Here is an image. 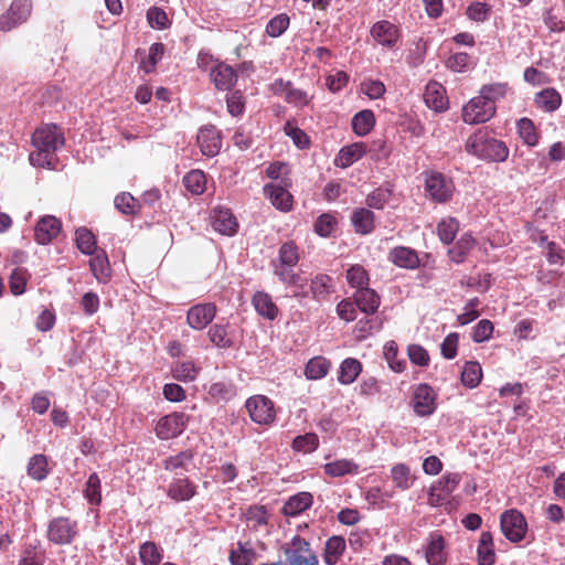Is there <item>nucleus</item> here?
<instances>
[{
    "instance_id": "64",
    "label": "nucleus",
    "mask_w": 565,
    "mask_h": 565,
    "mask_svg": "<svg viewBox=\"0 0 565 565\" xmlns=\"http://www.w3.org/2000/svg\"><path fill=\"white\" fill-rule=\"evenodd\" d=\"M392 191L384 188H377L372 191L365 199V203L371 209L382 210L390 201Z\"/></svg>"
},
{
    "instance_id": "51",
    "label": "nucleus",
    "mask_w": 565,
    "mask_h": 565,
    "mask_svg": "<svg viewBox=\"0 0 565 565\" xmlns=\"http://www.w3.org/2000/svg\"><path fill=\"white\" fill-rule=\"evenodd\" d=\"M347 281L352 287L359 290L360 288H366L369 286V274L362 265H352L347 270Z\"/></svg>"
},
{
    "instance_id": "44",
    "label": "nucleus",
    "mask_w": 565,
    "mask_h": 565,
    "mask_svg": "<svg viewBox=\"0 0 565 565\" xmlns=\"http://www.w3.org/2000/svg\"><path fill=\"white\" fill-rule=\"evenodd\" d=\"M375 125V116L372 110L364 109L352 118V129L358 136H366Z\"/></svg>"
},
{
    "instance_id": "11",
    "label": "nucleus",
    "mask_w": 565,
    "mask_h": 565,
    "mask_svg": "<svg viewBox=\"0 0 565 565\" xmlns=\"http://www.w3.org/2000/svg\"><path fill=\"white\" fill-rule=\"evenodd\" d=\"M32 3L29 0H13L6 13L0 15V30L10 31L24 23L31 15Z\"/></svg>"
},
{
    "instance_id": "50",
    "label": "nucleus",
    "mask_w": 565,
    "mask_h": 565,
    "mask_svg": "<svg viewBox=\"0 0 565 565\" xmlns=\"http://www.w3.org/2000/svg\"><path fill=\"white\" fill-rule=\"evenodd\" d=\"M116 209L125 215H136L140 211L139 201L129 192H121L114 200Z\"/></svg>"
},
{
    "instance_id": "7",
    "label": "nucleus",
    "mask_w": 565,
    "mask_h": 565,
    "mask_svg": "<svg viewBox=\"0 0 565 565\" xmlns=\"http://www.w3.org/2000/svg\"><path fill=\"white\" fill-rule=\"evenodd\" d=\"M190 416L182 412H173L162 416L154 425L156 436L168 440L180 436L186 428Z\"/></svg>"
},
{
    "instance_id": "43",
    "label": "nucleus",
    "mask_w": 565,
    "mask_h": 565,
    "mask_svg": "<svg viewBox=\"0 0 565 565\" xmlns=\"http://www.w3.org/2000/svg\"><path fill=\"white\" fill-rule=\"evenodd\" d=\"M279 264L273 263V266L295 267L299 259V249L295 242L284 243L278 250Z\"/></svg>"
},
{
    "instance_id": "31",
    "label": "nucleus",
    "mask_w": 565,
    "mask_h": 565,
    "mask_svg": "<svg viewBox=\"0 0 565 565\" xmlns=\"http://www.w3.org/2000/svg\"><path fill=\"white\" fill-rule=\"evenodd\" d=\"M252 303L259 316L268 320H275L278 317L279 309L267 292L257 291L252 298Z\"/></svg>"
},
{
    "instance_id": "38",
    "label": "nucleus",
    "mask_w": 565,
    "mask_h": 565,
    "mask_svg": "<svg viewBox=\"0 0 565 565\" xmlns=\"http://www.w3.org/2000/svg\"><path fill=\"white\" fill-rule=\"evenodd\" d=\"M324 473L338 478L345 475H354L359 471V465L353 460L339 459L332 462H328L323 466Z\"/></svg>"
},
{
    "instance_id": "62",
    "label": "nucleus",
    "mask_w": 565,
    "mask_h": 565,
    "mask_svg": "<svg viewBox=\"0 0 565 565\" xmlns=\"http://www.w3.org/2000/svg\"><path fill=\"white\" fill-rule=\"evenodd\" d=\"M446 67L452 72H466L472 65L471 56L466 52L451 54L446 61Z\"/></svg>"
},
{
    "instance_id": "27",
    "label": "nucleus",
    "mask_w": 565,
    "mask_h": 565,
    "mask_svg": "<svg viewBox=\"0 0 565 565\" xmlns=\"http://www.w3.org/2000/svg\"><path fill=\"white\" fill-rule=\"evenodd\" d=\"M353 300L356 307L366 315L376 312L381 303L377 292L369 287L356 290L353 294Z\"/></svg>"
},
{
    "instance_id": "29",
    "label": "nucleus",
    "mask_w": 565,
    "mask_h": 565,
    "mask_svg": "<svg viewBox=\"0 0 565 565\" xmlns=\"http://www.w3.org/2000/svg\"><path fill=\"white\" fill-rule=\"evenodd\" d=\"M312 503V494L303 491L290 497L284 504L281 511L287 516H297L308 510Z\"/></svg>"
},
{
    "instance_id": "57",
    "label": "nucleus",
    "mask_w": 565,
    "mask_h": 565,
    "mask_svg": "<svg viewBox=\"0 0 565 565\" xmlns=\"http://www.w3.org/2000/svg\"><path fill=\"white\" fill-rule=\"evenodd\" d=\"M164 55V45L160 42L151 44L149 49V55L146 60H142L140 63V68L147 73L150 74L156 70V66L159 61Z\"/></svg>"
},
{
    "instance_id": "33",
    "label": "nucleus",
    "mask_w": 565,
    "mask_h": 565,
    "mask_svg": "<svg viewBox=\"0 0 565 565\" xmlns=\"http://www.w3.org/2000/svg\"><path fill=\"white\" fill-rule=\"evenodd\" d=\"M478 565H493L495 562V552L493 537L490 532H482L477 548Z\"/></svg>"
},
{
    "instance_id": "3",
    "label": "nucleus",
    "mask_w": 565,
    "mask_h": 565,
    "mask_svg": "<svg viewBox=\"0 0 565 565\" xmlns=\"http://www.w3.org/2000/svg\"><path fill=\"white\" fill-rule=\"evenodd\" d=\"M78 535V522L70 516L53 518L47 524L46 539L54 545H71Z\"/></svg>"
},
{
    "instance_id": "18",
    "label": "nucleus",
    "mask_w": 565,
    "mask_h": 565,
    "mask_svg": "<svg viewBox=\"0 0 565 565\" xmlns=\"http://www.w3.org/2000/svg\"><path fill=\"white\" fill-rule=\"evenodd\" d=\"M62 228V223L58 218L52 215L41 217L34 228V239L41 244L46 245L57 237Z\"/></svg>"
},
{
    "instance_id": "40",
    "label": "nucleus",
    "mask_w": 565,
    "mask_h": 565,
    "mask_svg": "<svg viewBox=\"0 0 565 565\" xmlns=\"http://www.w3.org/2000/svg\"><path fill=\"white\" fill-rule=\"evenodd\" d=\"M361 372V362L356 359L348 358L340 365L338 381L343 385L352 384Z\"/></svg>"
},
{
    "instance_id": "55",
    "label": "nucleus",
    "mask_w": 565,
    "mask_h": 565,
    "mask_svg": "<svg viewBox=\"0 0 565 565\" xmlns=\"http://www.w3.org/2000/svg\"><path fill=\"white\" fill-rule=\"evenodd\" d=\"M398 348L395 341H388L384 345V358L388 363L392 371L402 373L406 367V362L403 359H398Z\"/></svg>"
},
{
    "instance_id": "39",
    "label": "nucleus",
    "mask_w": 565,
    "mask_h": 565,
    "mask_svg": "<svg viewBox=\"0 0 565 565\" xmlns=\"http://www.w3.org/2000/svg\"><path fill=\"white\" fill-rule=\"evenodd\" d=\"M345 551V541L342 536H332L326 542L323 561L328 565H334L339 562Z\"/></svg>"
},
{
    "instance_id": "59",
    "label": "nucleus",
    "mask_w": 565,
    "mask_h": 565,
    "mask_svg": "<svg viewBox=\"0 0 565 565\" xmlns=\"http://www.w3.org/2000/svg\"><path fill=\"white\" fill-rule=\"evenodd\" d=\"M76 245L82 253L93 255L96 252L95 235L85 227L77 230Z\"/></svg>"
},
{
    "instance_id": "42",
    "label": "nucleus",
    "mask_w": 565,
    "mask_h": 565,
    "mask_svg": "<svg viewBox=\"0 0 565 565\" xmlns=\"http://www.w3.org/2000/svg\"><path fill=\"white\" fill-rule=\"evenodd\" d=\"M310 291L315 299H326L333 291L332 278L324 274H318L311 279Z\"/></svg>"
},
{
    "instance_id": "19",
    "label": "nucleus",
    "mask_w": 565,
    "mask_h": 565,
    "mask_svg": "<svg viewBox=\"0 0 565 565\" xmlns=\"http://www.w3.org/2000/svg\"><path fill=\"white\" fill-rule=\"evenodd\" d=\"M196 494V486L188 477L173 479L167 490V495L175 501H189Z\"/></svg>"
},
{
    "instance_id": "46",
    "label": "nucleus",
    "mask_w": 565,
    "mask_h": 565,
    "mask_svg": "<svg viewBox=\"0 0 565 565\" xmlns=\"http://www.w3.org/2000/svg\"><path fill=\"white\" fill-rule=\"evenodd\" d=\"M28 475L36 481L44 480L49 475L47 457L42 454L32 456L28 463Z\"/></svg>"
},
{
    "instance_id": "12",
    "label": "nucleus",
    "mask_w": 565,
    "mask_h": 565,
    "mask_svg": "<svg viewBox=\"0 0 565 565\" xmlns=\"http://www.w3.org/2000/svg\"><path fill=\"white\" fill-rule=\"evenodd\" d=\"M291 185V180L285 178L281 184L270 183L264 186V193L270 203L282 212H289L292 209V195L287 190Z\"/></svg>"
},
{
    "instance_id": "15",
    "label": "nucleus",
    "mask_w": 565,
    "mask_h": 565,
    "mask_svg": "<svg viewBox=\"0 0 565 565\" xmlns=\"http://www.w3.org/2000/svg\"><path fill=\"white\" fill-rule=\"evenodd\" d=\"M216 306L212 302L192 306L186 313V322L194 330H203L215 318Z\"/></svg>"
},
{
    "instance_id": "2",
    "label": "nucleus",
    "mask_w": 565,
    "mask_h": 565,
    "mask_svg": "<svg viewBox=\"0 0 565 565\" xmlns=\"http://www.w3.org/2000/svg\"><path fill=\"white\" fill-rule=\"evenodd\" d=\"M465 149L469 154L489 162H504L510 152L504 141L490 137L481 129L467 139Z\"/></svg>"
},
{
    "instance_id": "37",
    "label": "nucleus",
    "mask_w": 565,
    "mask_h": 565,
    "mask_svg": "<svg viewBox=\"0 0 565 565\" xmlns=\"http://www.w3.org/2000/svg\"><path fill=\"white\" fill-rule=\"evenodd\" d=\"M510 92V86L508 83L495 82L490 84H484L481 86L479 94L495 106L497 102L504 99Z\"/></svg>"
},
{
    "instance_id": "23",
    "label": "nucleus",
    "mask_w": 565,
    "mask_h": 565,
    "mask_svg": "<svg viewBox=\"0 0 565 565\" xmlns=\"http://www.w3.org/2000/svg\"><path fill=\"white\" fill-rule=\"evenodd\" d=\"M210 76L215 87L221 90L231 89L237 81V75L234 68L222 62L217 63L211 70Z\"/></svg>"
},
{
    "instance_id": "16",
    "label": "nucleus",
    "mask_w": 565,
    "mask_h": 565,
    "mask_svg": "<svg viewBox=\"0 0 565 565\" xmlns=\"http://www.w3.org/2000/svg\"><path fill=\"white\" fill-rule=\"evenodd\" d=\"M201 152L206 157L216 156L222 148L221 131L213 125H207L199 130L196 136Z\"/></svg>"
},
{
    "instance_id": "45",
    "label": "nucleus",
    "mask_w": 565,
    "mask_h": 565,
    "mask_svg": "<svg viewBox=\"0 0 565 565\" xmlns=\"http://www.w3.org/2000/svg\"><path fill=\"white\" fill-rule=\"evenodd\" d=\"M331 366V362L324 356H315L306 365L305 374L309 380L323 379Z\"/></svg>"
},
{
    "instance_id": "4",
    "label": "nucleus",
    "mask_w": 565,
    "mask_h": 565,
    "mask_svg": "<svg viewBox=\"0 0 565 565\" xmlns=\"http://www.w3.org/2000/svg\"><path fill=\"white\" fill-rule=\"evenodd\" d=\"M460 481L461 475L458 472H448L434 481L428 489L427 504L433 508H438L448 503Z\"/></svg>"
},
{
    "instance_id": "9",
    "label": "nucleus",
    "mask_w": 565,
    "mask_h": 565,
    "mask_svg": "<svg viewBox=\"0 0 565 565\" xmlns=\"http://www.w3.org/2000/svg\"><path fill=\"white\" fill-rule=\"evenodd\" d=\"M245 407L250 419L259 425H270L276 417L274 403L265 395H254L249 397Z\"/></svg>"
},
{
    "instance_id": "35",
    "label": "nucleus",
    "mask_w": 565,
    "mask_h": 565,
    "mask_svg": "<svg viewBox=\"0 0 565 565\" xmlns=\"http://www.w3.org/2000/svg\"><path fill=\"white\" fill-rule=\"evenodd\" d=\"M476 245V241L471 234L465 233L457 241V243L448 250L450 259L456 263H462L467 255L472 250Z\"/></svg>"
},
{
    "instance_id": "14",
    "label": "nucleus",
    "mask_w": 565,
    "mask_h": 565,
    "mask_svg": "<svg viewBox=\"0 0 565 565\" xmlns=\"http://www.w3.org/2000/svg\"><path fill=\"white\" fill-rule=\"evenodd\" d=\"M414 412L422 417L431 415L436 409V393L428 384H419L413 394Z\"/></svg>"
},
{
    "instance_id": "26",
    "label": "nucleus",
    "mask_w": 565,
    "mask_h": 565,
    "mask_svg": "<svg viewBox=\"0 0 565 565\" xmlns=\"http://www.w3.org/2000/svg\"><path fill=\"white\" fill-rule=\"evenodd\" d=\"M273 88L276 93H285V100L289 104H294L297 107L307 106L311 100V97H309L306 92L292 88L290 82L277 79L273 84Z\"/></svg>"
},
{
    "instance_id": "1",
    "label": "nucleus",
    "mask_w": 565,
    "mask_h": 565,
    "mask_svg": "<svg viewBox=\"0 0 565 565\" xmlns=\"http://www.w3.org/2000/svg\"><path fill=\"white\" fill-rule=\"evenodd\" d=\"M33 151L29 156L30 163L39 168L55 169L56 151L64 145V135L54 124L42 125L32 135Z\"/></svg>"
},
{
    "instance_id": "32",
    "label": "nucleus",
    "mask_w": 565,
    "mask_h": 565,
    "mask_svg": "<svg viewBox=\"0 0 565 565\" xmlns=\"http://www.w3.org/2000/svg\"><path fill=\"white\" fill-rule=\"evenodd\" d=\"M256 556L257 553L250 542H238L231 548L228 561L232 565H250Z\"/></svg>"
},
{
    "instance_id": "13",
    "label": "nucleus",
    "mask_w": 565,
    "mask_h": 565,
    "mask_svg": "<svg viewBox=\"0 0 565 565\" xmlns=\"http://www.w3.org/2000/svg\"><path fill=\"white\" fill-rule=\"evenodd\" d=\"M447 543L439 532H431L424 547V555L429 565H446L448 561Z\"/></svg>"
},
{
    "instance_id": "63",
    "label": "nucleus",
    "mask_w": 565,
    "mask_h": 565,
    "mask_svg": "<svg viewBox=\"0 0 565 565\" xmlns=\"http://www.w3.org/2000/svg\"><path fill=\"white\" fill-rule=\"evenodd\" d=\"M319 446V438L313 433H308L302 436H298L292 441V448L296 451L309 454L315 451Z\"/></svg>"
},
{
    "instance_id": "49",
    "label": "nucleus",
    "mask_w": 565,
    "mask_h": 565,
    "mask_svg": "<svg viewBox=\"0 0 565 565\" xmlns=\"http://www.w3.org/2000/svg\"><path fill=\"white\" fill-rule=\"evenodd\" d=\"M183 184L189 192L200 195L206 189V177L201 170H191L183 177Z\"/></svg>"
},
{
    "instance_id": "5",
    "label": "nucleus",
    "mask_w": 565,
    "mask_h": 565,
    "mask_svg": "<svg viewBox=\"0 0 565 565\" xmlns=\"http://www.w3.org/2000/svg\"><path fill=\"white\" fill-rule=\"evenodd\" d=\"M281 550L286 557L285 565H319L309 542L300 535H295L289 543L281 546Z\"/></svg>"
},
{
    "instance_id": "48",
    "label": "nucleus",
    "mask_w": 565,
    "mask_h": 565,
    "mask_svg": "<svg viewBox=\"0 0 565 565\" xmlns=\"http://www.w3.org/2000/svg\"><path fill=\"white\" fill-rule=\"evenodd\" d=\"M481 380V365L476 361L466 362L461 372V383L468 388H475L480 384Z\"/></svg>"
},
{
    "instance_id": "10",
    "label": "nucleus",
    "mask_w": 565,
    "mask_h": 565,
    "mask_svg": "<svg viewBox=\"0 0 565 565\" xmlns=\"http://www.w3.org/2000/svg\"><path fill=\"white\" fill-rule=\"evenodd\" d=\"M425 190L431 200L444 203L450 200L454 184L440 172H427L425 177Z\"/></svg>"
},
{
    "instance_id": "60",
    "label": "nucleus",
    "mask_w": 565,
    "mask_h": 565,
    "mask_svg": "<svg viewBox=\"0 0 565 565\" xmlns=\"http://www.w3.org/2000/svg\"><path fill=\"white\" fill-rule=\"evenodd\" d=\"M173 377L182 382H191L198 375V369L192 361L177 362L172 367Z\"/></svg>"
},
{
    "instance_id": "24",
    "label": "nucleus",
    "mask_w": 565,
    "mask_h": 565,
    "mask_svg": "<svg viewBox=\"0 0 565 565\" xmlns=\"http://www.w3.org/2000/svg\"><path fill=\"white\" fill-rule=\"evenodd\" d=\"M350 220L356 234L367 235L375 228V215L366 207L353 210Z\"/></svg>"
},
{
    "instance_id": "56",
    "label": "nucleus",
    "mask_w": 565,
    "mask_h": 565,
    "mask_svg": "<svg viewBox=\"0 0 565 565\" xmlns=\"http://www.w3.org/2000/svg\"><path fill=\"white\" fill-rule=\"evenodd\" d=\"M140 561L143 565H159L162 559L160 548L154 542H145L139 550Z\"/></svg>"
},
{
    "instance_id": "8",
    "label": "nucleus",
    "mask_w": 565,
    "mask_h": 565,
    "mask_svg": "<svg viewBox=\"0 0 565 565\" xmlns=\"http://www.w3.org/2000/svg\"><path fill=\"white\" fill-rule=\"evenodd\" d=\"M500 526L503 535L513 543L522 541L527 531L524 515L515 509L508 510L501 514Z\"/></svg>"
},
{
    "instance_id": "34",
    "label": "nucleus",
    "mask_w": 565,
    "mask_h": 565,
    "mask_svg": "<svg viewBox=\"0 0 565 565\" xmlns=\"http://www.w3.org/2000/svg\"><path fill=\"white\" fill-rule=\"evenodd\" d=\"M248 529L267 532L268 512L264 505H252L245 512Z\"/></svg>"
},
{
    "instance_id": "53",
    "label": "nucleus",
    "mask_w": 565,
    "mask_h": 565,
    "mask_svg": "<svg viewBox=\"0 0 565 565\" xmlns=\"http://www.w3.org/2000/svg\"><path fill=\"white\" fill-rule=\"evenodd\" d=\"M391 476L394 484L402 490L409 489L414 482L411 469L404 463L395 465L391 470Z\"/></svg>"
},
{
    "instance_id": "6",
    "label": "nucleus",
    "mask_w": 565,
    "mask_h": 565,
    "mask_svg": "<svg viewBox=\"0 0 565 565\" xmlns=\"http://www.w3.org/2000/svg\"><path fill=\"white\" fill-rule=\"evenodd\" d=\"M495 106L487 102L480 94L472 97L461 110V118L468 125L483 124L495 115Z\"/></svg>"
},
{
    "instance_id": "30",
    "label": "nucleus",
    "mask_w": 565,
    "mask_h": 565,
    "mask_svg": "<svg viewBox=\"0 0 565 565\" xmlns=\"http://www.w3.org/2000/svg\"><path fill=\"white\" fill-rule=\"evenodd\" d=\"M207 337L218 349H230L234 345V337L228 323H214L210 327Z\"/></svg>"
},
{
    "instance_id": "54",
    "label": "nucleus",
    "mask_w": 565,
    "mask_h": 565,
    "mask_svg": "<svg viewBox=\"0 0 565 565\" xmlns=\"http://www.w3.org/2000/svg\"><path fill=\"white\" fill-rule=\"evenodd\" d=\"M194 454L192 450L186 449L177 455L170 456L163 460V468L167 471H175L178 469H186V466L192 462Z\"/></svg>"
},
{
    "instance_id": "41",
    "label": "nucleus",
    "mask_w": 565,
    "mask_h": 565,
    "mask_svg": "<svg viewBox=\"0 0 565 565\" xmlns=\"http://www.w3.org/2000/svg\"><path fill=\"white\" fill-rule=\"evenodd\" d=\"M535 103L544 111H555L562 104V96L555 88H545L536 94Z\"/></svg>"
},
{
    "instance_id": "52",
    "label": "nucleus",
    "mask_w": 565,
    "mask_h": 565,
    "mask_svg": "<svg viewBox=\"0 0 565 565\" xmlns=\"http://www.w3.org/2000/svg\"><path fill=\"white\" fill-rule=\"evenodd\" d=\"M518 134L522 141L530 146L534 147L539 142V134L536 132L534 122L529 118H521L518 124Z\"/></svg>"
},
{
    "instance_id": "20",
    "label": "nucleus",
    "mask_w": 565,
    "mask_h": 565,
    "mask_svg": "<svg viewBox=\"0 0 565 565\" xmlns=\"http://www.w3.org/2000/svg\"><path fill=\"white\" fill-rule=\"evenodd\" d=\"M424 100L426 105L435 111H445L448 108L446 88L434 81L426 85Z\"/></svg>"
},
{
    "instance_id": "47",
    "label": "nucleus",
    "mask_w": 565,
    "mask_h": 565,
    "mask_svg": "<svg viewBox=\"0 0 565 565\" xmlns=\"http://www.w3.org/2000/svg\"><path fill=\"white\" fill-rule=\"evenodd\" d=\"M458 231L459 222L456 217L452 216L445 217L437 224V235L439 239L446 245L452 243Z\"/></svg>"
},
{
    "instance_id": "21",
    "label": "nucleus",
    "mask_w": 565,
    "mask_h": 565,
    "mask_svg": "<svg viewBox=\"0 0 565 565\" xmlns=\"http://www.w3.org/2000/svg\"><path fill=\"white\" fill-rule=\"evenodd\" d=\"M274 274L281 282L296 288V297L308 296V291L306 289L307 279L296 273L292 267L275 266Z\"/></svg>"
},
{
    "instance_id": "58",
    "label": "nucleus",
    "mask_w": 565,
    "mask_h": 565,
    "mask_svg": "<svg viewBox=\"0 0 565 565\" xmlns=\"http://www.w3.org/2000/svg\"><path fill=\"white\" fill-rule=\"evenodd\" d=\"M492 8L490 4L480 1L471 2L466 9V15L475 22H484L491 15Z\"/></svg>"
},
{
    "instance_id": "28",
    "label": "nucleus",
    "mask_w": 565,
    "mask_h": 565,
    "mask_svg": "<svg viewBox=\"0 0 565 565\" xmlns=\"http://www.w3.org/2000/svg\"><path fill=\"white\" fill-rule=\"evenodd\" d=\"M366 149V145L362 141L345 146L339 151L335 164L341 168H348L360 160L365 154Z\"/></svg>"
},
{
    "instance_id": "25",
    "label": "nucleus",
    "mask_w": 565,
    "mask_h": 565,
    "mask_svg": "<svg viewBox=\"0 0 565 565\" xmlns=\"http://www.w3.org/2000/svg\"><path fill=\"white\" fill-rule=\"evenodd\" d=\"M390 260L401 267L415 269L419 266V257L415 249L406 246L394 247L388 254Z\"/></svg>"
},
{
    "instance_id": "36",
    "label": "nucleus",
    "mask_w": 565,
    "mask_h": 565,
    "mask_svg": "<svg viewBox=\"0 0 565 565\" xmlns=\"http://www.w3.org/2000/svg\"><path fill=\"white\" fill-rule=\"evenodd\" d=\"M93 275L99 282H107L110 278V265L105 250L97 252L89 260Z\"/></svg>"
},
{
    "instance_id": "17",
    "label": "nucleus",
    "mask_w": 565,
    "mask_h": 565,
    "mask_svg": "<svg viewBox=\"0 0 565 565\" xmlns=\"http://www.w3.org/2000/svg\"><path fill=\"white\" fill-rule=\"evenodd\" d=\"M371 35L380 45L393 49L401 39V31L392 22L381 20L371 28Z\"/></svg>"
},
{
    "instance_id": "22",
    "label": "nucleus",
    "mask_w": 565,
    "mask_h": 565,
    "mask_svg": "<svg viewBox=\"0 0 565 565\" xmlns=\"http://www.w3.org/2000/svg\"><path fill=\"white\" fill-rule=\"evenodd\" d=\"M212 226L223 235L232 236L237 232L238 223L228 209H215L212 214Z\"/></svg>"
},
{
    "instance_id": "61",
    "label": "nucleus",
    "mask_w": 565,
    "mask_h": 565,
    "mask_svg": "<svg viewBox=\"0 0 565 565\" xmlns=\"http://www.w3.org/2000/svg\"><path fill=\"white\" fill-rule=\"evenodd\" d=\"M102 483L98 475L96 472H93L87 481L86 487L84 490L85 498L88 500L92 504H99L102 501Z\"/></svg>"
}]
</instances>
